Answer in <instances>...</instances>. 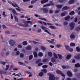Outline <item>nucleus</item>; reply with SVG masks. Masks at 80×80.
Wrapping results in <instances>:
<instances>
[{
  "label": "nucleus",
  "instance_id": "f257e3e1",
  "mask_svg": "<svg viewBox=\"0 0 80 80\" xmlns=\"http://www.w3.org/2000/svg\"><path fill=\"white\" fill-rule=\"evenodd\" d=\"M41 28H42V29L44 30V32L48 33V34L49 35H51V33L48 32V28L45 27L43 25L41 26Z\"/></svg>",
  "mask_w": 80,
  "mask_h": 80
},
{
  "label": "nucleus",
  "instance_id": "f03ea898",
  "mask_svg": "<svg viewBox=\"0 0 80 80\" xmlns=\"http://www.w3.org/2000/svg\"><path fill=\"white\" fill-rule=\"evenodd\" d=\"M8 3H9L10 4V5H12V6H13V7H17L18 8H20L19 7V6H18V5L17 4H16L15 3V2H13V3L10 2L9 1L8 2Z\"/></svg>",
  "mask_w": 80,
  "mask_h": 80
},
{
  "label": "nucleus",
  "instance_id": "7ed1b4c3",
  "mask_svg": "<svg viewBox=\"0 0 80 80\" xmlns=\"http://www.w3.org/2000/svg\"><path fill=\"white\" fill-rule=\"evenodd\" d=\"M49 80H55V77L53 75L49 73Z\"/></svg>",
  "mask_w": 80,
  "mask_h": 80
},
{
  "label": "nucleus",
  "instance_id": "20e7f679",
  "mask_svg": "<svg viewBox=\"0 0 80 80\" xmlns=\"http://www.w3.org/2000/svg\"><path fill=\"white\" fill-rule=\"evenodd\" d=\"M8 10H11V11H12L13 13H14L15 15H18V13H17V12H16L15 10V9H14L12 8H9Z\"/></svg>",
  "mask_w": 80,
  "mask_h": 80
},
{
  "label": "nucleus",
  "instance_id": "39448f33",
  "mask_svg": "<svg viewBox=\"0 0 80 80\" xmlns=\"http://www.w3.org/2000/svg\"><path fill=\"white\" fill-rule=\"evenodd\" d=\"M54 5V4L52 3V1H51L49 4H46L44 5L43 7H50V5Z\"/></svg>",
  "mask_w": 80,
  "mask_h": 80
},
{
  "label": "nucleus",
  "instance_id": "423d86ee",
  "mask_svg": "<svg viewBox=\"0 0 80 80\" xmlns=\"http://www.w3.org/2000/svg\"><path fill=\"white\" fill-rule=\"evenodd\" d=\"M70 27L71 28V30L73 29L74 27L75 26V23H71L70 24Z\"/></svg>",
  "mask_w": 80,
  "mask_h": 80
},
{
  "label": "nucleus",
  "instance_id": "0eeeda50",
  "mask_svg": "<svg viewBox=\"0 0 80 80\" xmlns=\"http://www.w3.org/2000/svg\"><path fill=\"white\" fill-rule=\"evenodd\" d=\"M10 44L12 46H13L14 45V44L15 43V41L13 40H11L10 41Z\"/></svg>",
  "mask_w": 80,
  "mask_h": 80
},
{
  "label": "nucleus",
  "instance_id": "6e6552de",
  "mask_svg": "<svg viewBox=\"0 0 80 80\" xmlns=\"http://www.w3.org/2000/svg\"><path fill=\"white\" fill-rule=\"evenodd\" d=\"M67 73L69 77H72V73L70 71H68L67 72Z\"/></svg>",
  "mask_w": 80,
  "mask_h": 80
},
{
  "label": "nucleus",
  "instance_id": "1a4fd4ad",
  "mask_svg": "<svg viewBox=\"0 0 80 80\" xmlns=\"http://www.w3.org/2000/svg\"><path fill=\"white\" fill-rule=\"evenodd\" d=\"M32 49V46H28L26 47V50H31Z\"/></svg>",
  "mask_w": 80,
  "mask_h": 80
},
{
  "label": "nucleus",
  "instance_id": "9d476101",
  "mask_svg": "<svg viewBox=\"0 0 80 80\" xmlns=\"http://www.w3.org/2000/svg\"><path fill=\"white\" fill-rule=\"evenodd\" d=\"M48 2V0H42L41 2L42 4H43V3H47V2Z\"/></svg>",
  "mask_w": 80,
  "mask_h": 80
},
{
  "label": "nucleus",
  "instance_id": "9b49d317",
  "mask_svg": "<svg viewBox=\"0 0 80 80\" xmlns=\"http://www.w3.org/2000/svg\"><path fill=\"white\" fill-rule=\"evenodd\" d=\"M67 13L66 12H62L61 14V17H64V16H65V15H66Z\"/></svg>",
  "mask_w": 80,
  "mask_h": 80
},
{
  "label": "nucleus",
  "instance_id": "f8f14e48",
  "mask_svg": "<svg viewBox=\"0 0 80 80\" xmlns=\"http://www.w3.org/2000/svg\"><path fill=\"white\" fill-rule=\"evenodd\" d=\"M25 72L26 73H28V74H29V77H32V73H30L28 71H25Z\"/></svg>",
  "mask_w": 80,
  "mask_h": 80
},
{
  "label": "nucleus",
  "instance_id": "ddd939ff",
  "mask_svg": "<svg viewBox=\"0 0 80 80\" xmlns=\"http://www.w3.org/2000/svg\"><path fill=\"white\" fill-rule=\"evenodd\" d=\"M56 7H57L58 8H62V5H57L56 6Z\"/></svg>",
  "mask_w": 80,
  "mask_h": 80
},
{
  "label": "nucleus",
  "instance_id": "4468645a",
  "mask_svg": "<svg viewBox=\"0 0 80 80\" xmlns=\"http://www.w3.org/2000/svg\"><path fill=\"white\" fill-rule=\"evenodd\" d=\"M51 61L52 62H55L56 59L54 57H52L51 58Z\"/></svg>",
  "mask_w": 80,
  "mask_h": 80
},
{
  "label": "nucleus",
  "instance_id": "2eb2a0df",
  "mask_svg": "<svg viewBox=\"0 0 80 80\" xmlns=\"http://www.w3.org/2000/svg\"><path fill=\"white\" fill-rule=\"evenodd\" d=\"M43 10L45 13H48V10L47 8H44L43 9Z\"/></svg>",
  "mask_w": 80,
  "mask_h": 80
},
{
  "label": "nucleus",
  "instance_id": "dca6fc26",
  "mask_svg": "<svg viewBox=\"0 0 80 80\" xmlns=\"http://www.w3.org/2000/svg\"><path fill=\"white\" fill-rule=\"evenodd\" d=\"M69 8H70L65 6L62 8V11H63V10H68V9H69Z\"/></svg>",
  "mask_w": 80,
  "mask_h": 80
},
{
  "label": "nucleus",
  "instance_id": "f3484780",
  "mask_svg": "<svg viewBox=\"0 0 80 80\" xmlns=\"http://www.w3.org/2000/svg\"><path fill=\"white\" fill-rule=\"evenodd\" d=\"M75 58L76 59H80V54L79 55H76L75 57Z\"/></svg>",
  "mask_w": 80,
  "mask_h": 80
},
{
  "label": "nucleus",
  "instance_id": "a211bd4d",
  "mask_svg": "<svg viewBox=\"0 0 80 80\" xmlns=\"http://www.w3.org/2000/svg\"><path fill=\"white\" fill-rule=\"evenodd\" d=\"M0 63H1V64H2V65H5V63H7V62H3L2 61H0Z\"/></svg>",
  "mask_w": 80,
  "mask_h": 80
},
{
  "label": "nucleus",
  "instance_id": "6ab92c4d",
  "mask_svg": "<svg viewBox=\"0 0 80 80\" xmlns=\"http://www.w3.org/2000/svg\"><path fill=\"white\" fill-rule=\"evenodd\" d=\"M75 2V1L74 0H70L69 2V3L70 4H72V3H73Z\"/></svg>",
  "mask_w": 80,
  "mask_h": 80
},
{
  "label": "nucleus",
  "instance_id": "aec40b11",
  "mask_svg": "<svg viewBox=\"0 0 80 80\" xmlns=\"http://www.w3.org/2000/svg\"><path fill=\"white\" fill-rule=\"evenodd\" d=\"M48 56H49V57H52V55H53V54H52V52H48Z\"/></svg>",
  "mask_w": 80,
  "mask_h": 80
},
{
  "label": "nucleus",
  "instance_id": "412c9836",
  "mask_svg": "<svg viewBox=\"0 0 80 80\" xmlns=\"http://www.w3.org/2000/svg\"><path fill=\"white\" fill-rule=\"evenodd\" d=\"M71 55H67L66 57V58L67 59V60H68L69 59H70L71 57Z\"/></svg>",
  "mask_w": 80,
  "mask_h": 80
},
{
  "label": "nucleus",
  "instance_id": "4be33fe9",
  "mask_svg": "<svg viewBox=\"0 0 80 80\" xmlns=\"http://www.w3.org/2000/svg\"><path fill=\"white\" fill-rule=\"evenodd\" d=\"M41 48L42 50H46V48H45V47L43 46H41Z\"/></svg>",
  "mask_w": 80,
  "mask_h": 80
},
{
  "label": "nucleus",
  "instance_id": "5701e85b",
  "mask_svg": "<svg viewBox=\"0 0 80 80\" xmlns=\"http://www.w3.org/2000/svg\"><path fill=\"white\" fill-rule=\"evenodd\" d=\"M53 56L55 58H58V56L56 53H53Z\"/></svg>",
  "mask_w": 80,
  "mask_h": 80
},
{
  "label": "nucleus",
  "instance_id": "b1692460",
  "mask_svg": "<svg viewBox=\"0 0 80 80\" xmlns=\"http://www.w3.org/2000/svg\"><path fill=\"white\" fill-rule=\"evenodd\" d=\"M70 16H68L67 17H66L65 18V20H68L69 19H70Z\"/></svg>",
  "mask_w": 80,
  "mask_h": 80
},
{
  "label": "nucleus",
  "instance_id": "393cba45",
  "mask_svg": "<svg viewBox=\"0 0 80 80\" xmlns=\"http://www.w3.org/2000/svg\"><path fill=\"white\" fill-rule=\"evenodd\" d=\"M47 41L48 42H49V43H52V44H55V42L52 41H50L49 40H47Z\"/></svg>",
  "mask_w": 80,
  "mask_h": 80
},
{
  "label": "nucleus",
  "instance_id": "a878e982",
  "mask_svg": "<svg viewBox=\"0 0 80 80\" xmlns=\"http://www.w3.org/2000/svg\"><path fill=\"white\" fill-rule=\"evenodd\" d=\"M27 42L25 41L23 42L22 44L23 45H27Z\"/></svg>",
  "mask_w": 80,
  "mask_h": 80
},
{
  "label": "nucleus",
  "instance_id": "bb28decb",
  "mask_svg": "<svg viewBox=\"0 0 80 80\" xmlns=\"http://www.w3.org/2000/svg\"><path fill=\"white\" fill-rule=\"evenodd\" d=\"M24 54L23 53H21L20 54V57H21V58H23V57H24Z\"/></svg>",
  "mask_w": 80,
  "mask_h": 80
},
{
  "label": "nucleus",
  "instance_id": "cd10ccee",
  "mask_svg": "<svg viewBox=\"0 0 80 80\" xmlns=\"http://www.w3.org/2000/svg\"><path fill=\"white\" fill-rule=\"evenodd\" d=\"M75 45V44L74 43L72 42L70 44V46L71 47H74Z\"/></svg>",
  "mask_w": 80,
  "mask_h": 80
},
{
  "label": "nucleus",
  "instance_id": "c85d7f7f",
  "mask_svg": "<svg viewBox=\"0 0 80 80\" xmlns=\"http://www.w3.org/2000/svg\"><path fill=\"white\" fill-rule=\"evenodd\" d=\"M33 54L35 57H37L38 55H37V52H34Z\"/></svg>",
  "mask_w": 80,
  "mask_h": 80
},
{
  "label": "nucleus",
  "instance_id": "c756f323",
  "mask_svg": "<svg viewBox=\"0 0 80 80\" xmlns=\"http://www.w3.org/2000/svg\"><path fill=\"white\" fill-rule=\"evenodd\" d=\"M68 22H63V25L65 26H67V25H68Z\"/></svg>",
  "mask_w": 80,
  "mask_h": 80
},
{
  "label": "nucleus",
  "instance_id": "7c9ffc66",
  "mask_svg": "<svg viewBox=\"0 0 80 80\" xmlns=\"http://www.w3.org/2000/svg\"><path fill=\"white\" fill-rule=\"evenodd\" d=\"M58 55L59 57V58H60V59H62V55L59 54H58Z\"/></svg>",
  "mask_w": 80,
  "mask_h": 80
},
{
  "label": "nucleus",
  "instance_id": "2f4dec72",
  "mask_svg": "<svg viewBox=\"0 0 80 80\" xmlns=\"http://www.w3.org/2000/svg\"><path fill=\"white\" fill-rule=\"evenodd\" d=\"M43 68H47L48 67V66L46 65H44L42 66Z\"/></svg>",
  "mask_w": 80,
  "mask_h": 80
},
{
  "label": "nucleus",
  "instance_id": "473e14b6",
  "mask_svg": "<svg viewBox=\"0 0 80 80\" xmlns=\"http://www.w3.org/2000/svg\"><path fill=\"white\" fill-rule=\"evenodd\" d=\"M43 75V72H41L39 74V76L40 77H42Z\"/></svg>",
  "mask_w": 80,
  "mask_h": 80
},
{
  "label": "nucleus",
  "instance_id": "72a5a7b5",
  "mask_svg": "<svg viewBox=\"0 0 80 80\" xmlns=\"http://www.w3.org/2000/svg\"><path fill=\"white\" fill-rule=\"evenodd\" d=\"M65 48L66 50H69V48H70V47L68 46H65Z\"/></svg>",
  "mask_w": 80,
  "mask_h": 80
},
{
  "label": "nucleus",
  "instance_id": "f704fd0d",
  "mask_svg": "<svg viewBox=\"0 0 80 80\" xmlns=\"http://www.w3.org/2000/svg\"><path fill=\"white\" fill-rule=\"evenodd\" d=\"M38 56L39 57H42V56H43V53L41 52H39L38 54Z\"/></svg>",
  "mask_w": 80,
  "mask_h": 80
},
{
  "label": "nucleus",
  "instance_id": "c9c22d12",
  "mask_svg": "<svg viewBox=\"0 0 80 80\" xmlns=\"http://www.w3.org/2000/svg\"><path fill=\"white\" fill-rule=\"evenodd\" d=\"M26 23H30L31 25H32V22H31L30 21H26Z\"/></svg>",
  "mask_w": 80,
  "mask_h": 80
},
{
  "label": "nucleus",
  "instance_id": "e433bc0d",
  "mask_svg": "<svg viewBox=\"0 0 80 80\" xmlns=\"http://www.w3.org/2000/svg\"><path fill=\"white\" fill-rule=\"evenodd\" d=\"M56 72L58 74H62V72H61V71H60L59 70H57L56 71Z\"/></svg>",
  "mask_w": 80,
  "mask_h": 80
},
{
  "label": "nucleus",
  "instance_id": "4c0bfd02",
  "mask_svg": "<svg viewBox=\"0 0 80 80\" xmlns=\"http://www.w3.org/2000/svg\"><path fill=\"white\" fill-rule=\"evenodd\" d=\"M80 64L78 63L75 65V67H80Z\"/></svg>",
  "mask_w": 80,
  "mask_h": 80
},
{
  "label": "nucleus",
  "instance_id": "58836bf2",
  "mask_svg": "<svg viewBox=\"0 0 80 80\" xmlns=\"http://www.w3.org/2000/svg\"><path fill=\"white\" fill-rule=\"evenodd\" d=\"M33 58V55H30L29 57V60H32Z\"/></svg>",
  "mask_w": 80,
  "mask_h": 80
},
{
  "label": "nucleus",
  "instance_id": "ea45409f",
  "mask_svg": "<svg viewBox=\"0 0 80 80\" xmlns=\"http://www.w3.org/2000/svg\"><path fill=\"white\" fill-rule=\"evenodd\" d=\"M80 30V27H78L76 29V31H79Z\"/></svg>",
  "mask_w": 80,
  "mask_h": 80
},
{
  "label": "nucleus",
  "instance_id": "a19ab883",
  "mask_svg": "<svg viewBox=\"0 0 80 80\" xmlns=\"http://www.w3.org/2000/svg\"><path fill=\"white\" fill-rule=\"evenodd\" d=\"M50 28H52V29H55L56 28H55V27L53 26H50Z\"/></svg>",
  "mask_w": 80,
  "mask_h": 80
},
{
  "label": "nucleus",
  "instance_id": "79ce46f5",
  "mask_svg": "<svg viewBox=\"0 0 80 80\" xmlns=\"http://www.w3.org/2000/svg\"><path fill=\"white\" fill-rule=\"evenodd\" d=\"M76 49L77 52H80V48H79V47H77L76 48Z\"/></svg>",
  "mask_w": 80,
  "mask_h": 80
},
{
  "label": "nucleus",
  "instance_id": "37998d69",
  "mask_svg": "<svg viewBox=\"0 0 80 80\" xmlns=\"http://www.w3.org/2000/svg\"><path fill=\"white\" fill-rule=\"evenodd\" d=\"M48 61V59H45L43 60L42 62H47Z\"/></svg>",
  "mask_w": 80,
  "mask_h": 80
},
{
  "label": "nucleus",
  "instance_id": "c03bdc74",
  "mask_svg": "<svg viewBox=\"0 0 80 80\" xmlns=\"http://www.w3.org/2000/svg\"><path fill=\"white\" fill-rule=\"evenodd\" d=\"M33 5H30L28 7V8H33Z\"/></svg>",
  "mask_w": 80,
  "mask_h": 80
},
{
  "label": "nucleus",
  "instance_id": "a18cd8bd",
  "mask_svg": "<svg viewBox=\"0 0 80 80\" xmlns=\"http://www.w3.org/2000/svg\"><path fill=\"white\" fill-rule=\"evenodd\" d=\"M15 20H16V22H18V18H17V16H15Z\"/></svg>",
  "mask_w": 80,
  "mask_h": 80
},
{
  "label": "nucleus",
  "instance_id": "49530a36",
  "mask_svg": "<svg viewBox=\"0 0 80 80\" xmlns=\"http://www.w3.org/2000/svg\"><path fill=\"white\" fill-rule=\"evenodd\" d=\"M75 37V36L74 35L72 34L71 35L70 38L72 39V38H73Z\"/></svg>",
  "mask_w": 80,
  "mask_h": 80
},
{
  "label": "nucleus",
  "instance_id": "de8ad7c7",
  "mask_svg": "<svg viewBox=\"0 0 80 80\" xmlns=\"http://www.w3.org/2000/svg\"><path fill=\"white\" fill-rule=\"evenodd\" d=\"M5 12H3L2 14V15L4 16V17H7V15L5 14Z\"/></svg>",
  "mask_w": 80,
  "mask_h": 80
},
{
  "label": "nucleus",
  "instance_id": "09e8293b",
  "mask_svg": "<svg viewBox=\"0 0 80 80\" xmlns=\"http://www.w3.org/2000/svg\"><path fill=\"white\" fill-rule=\"evenodd\" d=\"M6 67L7 68H6L5 70H8L9 68V65H7Z\"/></svg>",
  "mask_w": 80,
  "mask_h": 80
},
{
  "label": "nucleus",
  "instance_id": "8fccbe9b",
  "mask_svg": "<svg viewBox=\"0 0 80 80\" xmlns=\"http://www.w3.org/2000/svg\"><path fill=\"white\" fill-rule=\"evenodd\" d=\"M18 64L19 65H23V62H19Z\"/></svg>",
  "mask_w": 80,
  "mask_h": 80
},
{
  "label": "nucleus",
  "instance_id": "3c124183",
  "mask_svg": "<svg viewBox=\"0 0 80 80\" xmlns=\"http://www.w3.org/2000/svg\"><path fill=\"white\" fill-rule=\"evenodd\" d=\"M42 72H43L44 73H46L47 72V70L46 69H43L42 70Z\"/></svg>",
  "mask_w": 80,
  "mask_h": 80
},
{
  "label": "nucleus",
  "instance_id": "603ef678",
  "mask_svg": "<svg viewBox=\"0 0 80 80\" xmlns=\"http://www.w3.org/2000/svg\"><path fill=\"white\" fill-rule=\"evenodd\" d=\"M60 10H57L55 11V13H58L60 12Z\"/></svg>",
  "mask_w": 80,
  "mask_h": 80
},
{
  "label": "nucleus",
  "instance_id": "864d4df0",
  "mask_svg": "<svg viewBox=\"0 0 80 80\" xmlns=\"http://www.w3.org/2000/svg\"><path fill=\"white\" fill-rule=\"evenodd\" d=\"M36 2V1H32L31 2V4H33V3H35Z\"/></svg>",
  "mask_w": 80,
  "mask_h": 80
},
{
  "label": "nucleus",
  "instance_id": "5fc2aeb1",
  "mask_svg": "<svg viewBox=\"0 0 80 80\" xmlns=\"http://www.w3.org/2000/svg\"><path fill=\"white\" fill-rule=\"evenodd\" d=\"M24 27H28V24H26V23H25V25H24Z\"/></svg>",
  "mask_w": 80,
  "mask_h": 80
},
{
  "label": "nucleus",
  "instance_id": "6e6d98bb",
  "mask_svg": "<svg viewBox=\"0 0 80 80\" xmlns=\"http://www.w3.org/2000/svg\"><path fill=\"white\" fill-rule=\"evenodd\" d=\"M18 47H19V48H22V45L20 44L18 45Z\"/></svg>",
  "mask_w": 80,
  "mask_h": 80
},
{
  "label": "nucleus",
  "instance_id": "4d7b16f0",
  "mask_svg": "<svg viewBox=\"0 0 80 80\" xmlns=\"http://www.w3.org/2000/svg\"><path fill=\"white\" fill-rule=\"evenodd\" d=\"M69 50L70 52H72L73 51V50L72 48H69V50Z\"/></svg>",
  "mask_w": 80,
  "mask_h": 80
},
{
  "label": "nucleus",
  "instance_id": "13d9d810",
  "mask_svg": "<svg viewBox=\"0 0 80 80\" xmlns=\"http://www.w3.org/2000/svg\"><path fill=\"white\" fill-rule=\"evenodd\" d=\"M18 25L19 26H21V27H24V25L22 24L19 23V24H18Z\"/></svg>",
  "mask_w": 80,
  "mask_h": 80
},
{
  "label": "nucleus",
  "instance_id": "bf43d9fd",
  "mask_svg": "<svg viewBox=\"0 0 80 80\" xmlns=\"http://www.w3.org/2000/svg\"><path fill=\"white\" fill-rule=\"evenodd\" d=\"M74 13H75L74 12L72 11L71 12H70V15H73V14H74Z\"/></svg>",
  "mask_w": 80,
  "mask_h": 80
},
{
  "label": "nucleus",
  "instance_id": "052dcab7",
  "mask_svg": "<svg viewBox=\"0 0 80 80\" xmlns=\"http://www.w3.org/2000/svg\"><path fill=\"white\" fill-rule=\"evenodd\" d=\"M39 62H41V59H38V61H36V63H38Z\"/></svg>",
  "mask_w": 80,
  "mask_h": 80
},
{
  "label": "nucleus",
  "instance_id": "680f3d73",
  "mask_svg": "<svg viewBox=\"0 0 80 80\" xmlns=\"http://www.w3.org/2000/svg\"><path fill=\"white\" fill-rule=\"evenodd\" d=\"M19 54H20V52L18 51L16 53V55H19Z\"/></svg>",
  "mask_w": 80,
  "mask_h": 80
},
{
  "label": "nucleus",
  "instance_id": "e2e57ef3",
  "mask_svg": "<svg viewBox=\"0 0 80 80\" xmlns=\"http://www.w3.org/2000/svg\"><path fill=\"white\" fill-rule=\"evenodd\" d=\"M43 65V63H40L38 64V66H42Z\"/></svg>",
  "mask_w": 80,
  "mask_h": 80
},
{
  "label": "nucleus",
  "instance_id": "0e129e2a",
  "mask_svg": "<svg viewBox=\"0 0 80 80\" xmlns=\"http://www.w3.org/2000/svg\"><path fill=\"white\" fill-rule=\"evenodd\" d=\"M32 43H34L35 44H36V43H38V42H35V41H32Z\"/></svg>",
  "mask_w": 80,
  "mask_h": 80
},
{
  "label": "nucleus",
  "instance_id": "69168bd1",
  "mask_svg": "<svg viewBox=\"0 0 80 80\" xmlns=\"http://www.w3.org/2000/svg\"><path fill=\"white\" fill-rule=\"evenodd\" d=\"M2 27H3V28H4V29H5V28H7V27H6V26L5 25H2Z\"/></svg>",
  "mask_w": 80,
  "mask_h": 80
},
{
  "label": "nucleus",
  "instance_id": "338daca9",
  "mask_svg": "<svg viewBox=\"0 0 80 80\" xmlns=\"http://www.w3.org/2000/svg\"><path fill=\"white\" fill-rule=\"evenodd\" d=\"M49 65H50V66L51 67L53 65V64H52V62H50L49 63Z\"/></svg>",
  "mask_w": 80,
  "mask_h": 80
},
{
  "label": "nucleus",
  "instance_id": "774afa93",
  "mask_svg": "<svg viewBox=\"0 0 80 80\" xmlns=\"http://www.w3.org/2000/svg\"><path fill=\"white\" fill-rule=\"evenodd\" d=\"M65 1V0H59V2H63Z\"/></svg>",
  "mask_w": 80,
  "mask_h": 80
}]
</instances>
